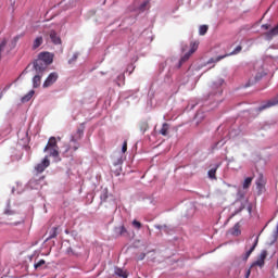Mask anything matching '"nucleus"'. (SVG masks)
<instances>
[{"label":"nucleus","mask_w":278,"mask_h":278,"mask_svg":"<svg viewBox=\"0 0 278 278\" xmlns=\"http://www.w3.org/2000/svg\"><path fill=\"white\" fill-rule=\"evenodd\" d=\"M248 212L251 213V205L248 206Z\"/></svg>","instance_id":"79ce46f5"},{"label":"nucleus","mask_w":278,"mask_h":278,"mask_svg":"<svg viewBox=\"0 0 278 278\" xmlns=\"http://www.w3.org/2000/svg\"><path fill=\"white\" fill-rule=\"evenodd\" d=\"M39 60L45 62L48 66L53 63V55L49 52H41L38 56Z\"/></svg>","instance_id":"0eeeda50"},{"label":"nucleus","mask_w":278,"mask_h":278,"mask_svg":"<svg viewBox=\"0 0 278 278\" xmlns=\"http://www.w3.org/2000/svg\"><path fill=\"white\" fill-rule=\"evenodd\" d=\"M117 233L119 236H127V228H125V226H121L117 228Z\"/></svg>","instance_id":"c85d7f7f"},{"label":"nucleus","mask_w":278,"mask_h":278,"mask_svg":"<svg viewBox=\"0 0 278 278\" xmlns=\"http://www.w3.org/2000/svg\"><path fill=\"white\" fill-rule=\"evenodd\" d=\"M48 151L52 157H58L60 155L58 148H50Z\"/></svg>","instance_id":"bb28decb"},{"label":"nucleus","mask_w":278,"mask_h":278,"mask_svg":"<svg viewBox=\"0 0 278 278\" xmlns=\"http://www.w3.org/2000/svg\"><path fill=\"white\" fill-rule=\"evenodd\" d=\"M199 49V42L194 41L190 43V50L180 59L178 68H181L182 64L190 60V56Z\"/></svg>","instance_id":"f03ea898"},{"label":"nucleus","mask_w":278,"mask_h":278,"mask_svg":"<svg viewBox=\"0 0 278 278\" xmlns=\"http://www.w3.org/2000/svg\"><path fill=\"white\" fill-rule=\"evenodd\" d=\"M252 182H253V178L252 177L245 178L244 182H243V189L247 190V188H250Z\"/></svg>","instance_id":"393cba45"},{"label":"nucleus","mask_w":278,"mask_h":278,"mask_svg":"<svg viewBox=\"0 0 278 278\" xmlns=\"http://www.w3.org/2000/svg\"><path fill=\"white\" fill-rule=\"evenodd\" d=\"M34 94H36V91L30 90L28 93H26L24 97H22V99H21L22 103H27V102L31 101Z\"/></svg>","instance_id":"dca6fc26"},{"label":"nucleus","mask_w":278,"mask_h":278,"mask_svg":"<svg viewBox=\"0 0 278 278\" xmlns=\"http://www.w3.org/2000/svg\"><path fill=\"white\" fill-rule=\"evenodd\" d=\"M274 105H278V99H271L267 101L265 104H262L257 108V112H264V110H268V108H274Z\"/></svg>","instance_id":"6e6552de"},{"label":"nucleus","mask_w":278,"mask_h":278,"mask_svg":"<svg viewBox=\"0 0 278 278\" xmlns=\"http://www.w3.org/2000/svg\"><path fill=\"white\" fill-rule=\"evenodd\" d=\"M251 277V268L247 269L245 271V278H249Z\"/></svg>","instance_id":"4c0bfd02"},{"label":"nucleus","mask_w":278,"mask_h":278,"mask_svg":"<svg viewBox=\"0 0 278 278\" xmlns=\"http://www.w3.org/2000/svg\"><path fill=\"white\" fill-rule=\"evenodd\" d=\"M263 36L266 38V40H273L275 36H278V24L274 28L264 33Z\"/></svg>","instance_id":"1a4fd4ad"},{"label":"nucleus","mask_w":278,"mask_h":278,"mask_svg":"<svg viewBox=\"0 0 278 278\" xmlns=\"http://www.w3.org/2000/svg\"><path fill=\"white\" fill-rule=\"evenodd\" d=\"M53 148H58V140L55 139V137H50L43 151L47 152V151H49V149H53Z\"/></svg>","instance_id":"f8f14e48"},{"label":"nucleus","mask_w":278,"mask_h":278,"mask_svg":"<svg viewBox=\"0 0 278 278\" xmlns=\"http://www.w3.org/2000/svg\"><path fill=\"white\" fill-rule=\"evenodd\" d=\"M248 86H251V83H249Z\"/></svg>","instance_id":"37998d69"},{"label":"nucleus","mask_w":278,"mask_h":278,"mask_svg":"<svg viewBox=\"0 0 278 278\" xmlns=\"http://www.w3.org/2000/svg\"><path fill=\"white\" fill-rule=\"evenodd\" d=\"M55 81H58V73L53 72L45 80L43 88H49V87L53 86V84Z\"/></svg>","instance_id":"423d86ee"},{"label":"nucleus","mask_w":278,"mask_h":278,"mask_svg":"<svg viewBox=\"0 0 278 278\" xmlns=\"http://www.w3.org/2000/svg\"><path fill=\"white\" fill-rule=\"evenodd\" d=\"M81 138H84V129L78 128L77 131L71 137L70 143L65 150L66 153H68V151H78L81 147V144L79 143V140H81Z\"/></svg>","instance_id":"f257e3e1"},{"label":"nucleus","mask_w":278,"mask_h":278,"mask_svg":"<svg viewBox=\"0 0 278 278\" xmlns=\"http://www.w3.org/2000/svg\"><path fill=\"white\" fill-rule=\"evenodd\" d=\"M45 264H47V262L45 260H40L39 262L35 263V268L36 270H38V268H42V266H45Z\"/></svg>","instance_id":"c756f323"},{"label":"nucleus","mask_w":278,"mask_h":278,"mask_svg":"<svg viewBox=\"0 0 278 278\" xmlns=\"http://www.w3.org/2000/svg\"><path fill=\"white\" fill-rule=\"evenodd\" d=\"M78 58H79V54L74 53L73 56L68 60V64H75V62H77Z\"/></svg>","instance_id":"7c9ffc66"},{"label":"nucleus","mask_w":278,"mask_h":278,"mask_svg":"<svg viewBox=\"0 0 278 278\" xmlns=\"http://www.w3.org/2000/svg\"><path fill=\"white\" fill-rule=\"evenodd\" d=\"M53 238H58V227H53L50 230V236L47 238V240H53Z\"/></svg>","instance_id":"4be33fe9"},{"label":"nucleus","mask_w":278,"mask_h":278,"mask_svg":"<svg viewBox=\"0 0 278 278\" xmlns=\"http://www.w3.org/2000/svg\"><path fill=\"white\" fill-rule=\"evenodd\" d=\"M258 242H260V237H256V239H255L254 243L252 244V247L243 255V262H247V260H249V257H251V253H253V251H255Z\"/></svg>","instance_id":"9d476101"},{"label":"nucleus","mask_w":278,"mask_h":278,"mask_svg":"<svg viewBox=\"0 0 278 278\" xmlns=\"http://www.w3.org/2000/svg\"><path fill=\"white\" fill-rule=\"evenodd\" d=\"M115 275H117V277H123V278L129 277V274H127L126 270H123L121 268L115 269Z\"/></svg>","instance_id":"aec40b11"},{"label":"nucleus","mask_w":278,"mask_h":278,"mask_svg":"<svg viewBox=\"0 0 278 278\" xmlns=\"http://www.w3.org/2000/svg\"><path fill=\"white\" fill-rule=\"evenodd\" d=\"M268 255V252L266 250H263L261 252V254L258 255L257 261L254 263L255 266H260L262 268V266H264V263L266 262V257Z\"/></svg>","instance_id":"9b49d317"},{"label":"nucleus","mask_w":278,"mask_h":278,"mask_svg":"<svg viewBox=\"0 0 278 278\" xmlns=\"http://www.w3.org/2000/svg\"><path fill=\"white\" fill-rule=\"evenodd\" d=\"M42 42H45V40L42 39V36L36 37V39L33 42V49L34 50L38 49V47H40Z\"/></svg>","instance_id":"a211bd4d"},{"label":"nucleus","mask_w":278,"mask_h":278,"mask_svg":"<svg viewBox=\"0 0 278 278\" xmlns=\"http://www.w3.org/2000/svg\"><path fill=\"white\" fill-rule=\"evenodd\" d=\"M169 129H170V125H168V123H164L162 125V128L159 130V134H161V136H168Z\"/></svg>","instance_id":"f3484780"},{"label":"nucleus","mask_w":278,"mask_h":278,"mask_svg":"<svg viewBox=\"0 0 278 278\" xmlns=\"http://www.w3.org/2000/svg\"><path fill=\"white\" fill-rule=\"evenodd\" d=\"M49 166H51V161H49V156H45L42 162L35 166V170H37V173H45Z\"/></svg>","instance_id":"7ed1b4c3"},{"label":"nucleus","mask_w":278,"mask_h":278,"mask_svg":"<svg viewBox=\"0 0 278 278\" xmlns=\"http://www.w3.org/2000/svg\"><path fill=\"white\" fill-rule=\"evenodd\" d=\"M0 99H3V91H0Z\"/></svg>","instance_id":"a19ab883"},{"label":"nucleus","mask_w":278,"mask_h":278,"mask_svg":"<svg viewBox=\"0 0 278 278\" xmlns=\"http://www.w3.org/2000/svg\"><path fill=\"white\" fill-rule=\"evenodd\" d=\"M144 257H147V254H144V253H141V254L139 255V260H140V261L144 260Z\"/></svg>","instance_id":"58836bf2"},{"label":"nucleus","mask_w":278,"mask_h":278,"mask_svg":"<svg viewBox=\"0 0 278 278\" xmlns=\"http://www.w3.org/2000/svg\"><path fill=\"white\" fill-rule=\"evenodd\" d=\"M139 129L141 131L142 135L147 134V131H149V122L147 121H141L139 123Z\"/></svg>","instance_id":"2eb2a0df"},{"label":"nucleus","mask_w":278,"mask_h":278,"mask_svg":"<svg viewBox=\"0 0 278 278\" xmlns=\"http://www.w3.org/2000/svg\"><path fill=\"white\" fill-rule=\"evenodd\" d=\"M216 170H218V165H216L215 167H213L208 170L210 179H216Z\"/></svg>","instance_id":"412c9836"},{"label":"nucleus","mask_w":278,"mask_h":278,"mask_svg":"<svg viewBox=\"0 0 278 278\" xmlns=\"http://www.w3.org/2000/svg\"><path fill=\"white\" fill-rule=\"evenodd\" d=\"M242 210H244V205H241V206H240V210L237 211L235 214H238V212H242Z\"/></svg>","instance_id":"ea45409f"},{"label":"nucleus","mask_w":278,"mask_h":278,"mask_svg":"<svg viewBox=\"0 0 278 278\" xmlns=\"http://www.w3.org/2000/svg\"><path fill=\"white\" fill-rule=\"evenodd\" d=\"M48 66L49 65L45 61H42L40 59H37L34 62V68H35L36 73H39L41 75H42V73H45V71H47Z\"/></svg>","instance_id":"39448f33"},{"label":"nucleus","mask_w":278,"mask_h":278,"mask_svg":"<svg viewBox=\"0 0 278 278\" xmlns=\"http://www.w3.org/2000/svg\"><path fill=\"white\" fill-rule=\"evenodd\" d=\"M233 236H240V228L238 226H235L233 227V232H232Z\"/></svg>","instance_id":"f704fd0d"},{"label":"nucleus","mask_w":278,"mask_h":278,"mask_svg":"<svg viewBox=\"0 0 278 278\" xmlns=\"http://www.w3.org/2000/svg\"><path fill=\"white\" fill-rule=\"evenodd\" d=\"M108 189H103L100 194L101 203H105V201H108Z\"/></svg>","instance_id":"a878e982"},{"label":"nucleus","mask_w":278,"mask_h":278,"mask_svg":"<svg viewBox=\"0 0 278 278\" xmlns=\"http://www.w3.org/2000/svg\"><path fill=\"white\" fill-rule=\"evenodd\" d=\"M46 36L50 38L52 45H62V38L58 31L51 29L46 34Z\"/></svg>","instance_id":"20e7f679"},{"label":"nucleus","mask_w":278,"mask_h":278,"mask_svg":"<svg viewBox=\"0 0 278 278\" xmlns=\"http://www.w3.org/2000/svg\"><path fill=\"white\" fill-rule=\"evenodd\" d=\"M210 29V27L207 25H201L199 27V34L200 36H205V34H207V30Z\"/></svg>","instance_id":"5701e85b"},{"label":"nucleus","mask_w":278,"mask_h":278,"mask_svg":"<svg viewBox=\"0 0 278 278\" xmlns=\"http://www.w3.org/2000/svg\"><path fill=\"white\" fill-rule=\"evenodd\" d=\"M242 51V46H238L230 54L228 55H238Z\"/></svg>","instance_id":"473e14b6"},{"label":"nucleus","mask_w":278,"mask_h":278,"mask_svg":"<svg viewBox=\"0 0 278 278\" xmlns=\"http://www.w3.org/2000/svg\"><path fill=\"white\" fill-rule=\"evenodd\" d=\"M8 45V39H3L0 43V60H1V54L3 53V51L5 50V47Z\"/></svg>","instance_id":"cd10ccee"},{"label":"nucleus","mask_w":278,"mask_h":278,"mask_svg":"<svg viewBox=\"0 0 278 278\" xmlns=\"http://www.w3.org/2000/svg\"><path fill=\"white\" fill-rule=\"evenodd\" d=\"M151 2V0H146L143 1L140 5H139V12H144V10H147V8H149V3Z\"/></svg>","instance_id":"b1692460"},{"label":"nucleus","mask_w":278,"mask_h":278,"mask_svg":"<svg viewBox=\"0 0 278 278\" xmlns=\"http://www.w3.org/2000/svg\"><path fill=\"white\" fill-rule=\"evenodd\" d=\"M41 79L42 74L37 73L33 78V88H40V84H42Z\"/></svg>","instance_id":"4468645a"},{"label":"nucleus","mask_w":278,"mask_h":278,"mask_svg":"<svg viewBox=\"0 0 278 278\" xmlns=\"http://www.w3.org/2000/svg\"><path fill=\"white\" fill-rule=\"evenodd\" d=\"M132 226L136 228V229H141L142 228V224L138 220H132Z\"/></svg>","instance_id":"72a5a7b5"},{"label":"nucleus","mask_w":278,"mask_h":278,"mask_svg":"<svg viewBox=\"0 0 278 278\" xmlns=\"http://www.w3.org/2000/svg\"><path fill=\"white\" fill-rule=\"evenodd\" d=\"M156 227V229H160V231H165V233H168V226H166V225H157V226H155Z\"/></svg>","instance_id":"2f4dec72"},{"label":"nucleus","mask_w":278,"mask_h":278,"mask_svg":"<svg viewBox=\"0 0 278 278\" xmlns=\"http://www.w3.org/2000/svg\"><path fill=\"white\" fill-rule=\"evenodd\" d=\"M5 216H14V222H9L8 225H18V215L14 211L7 210L4 211Z\"/></svg>","instance_id":"ddd939ff"},{"label":"nucleus","mask_w":278,"mask_h":278,"mask_svg":"<svg viewBox=\"0 0 278 278\" xmlns=\"http://www.w3.org/2000/svg\"><path fill=\"white\" fill-rule=\"evenodd\" d=\"M225 58H229V54L219 55V56H217L216 59L211 58V59L207 61V64H214V62H220V60H225Z\"/></svg>","instance_id":"6ab92c4d"},{"label":"nucleus","mask_w":278,"mask_h":278,"mask_svg":"<svg viewBox=\"0 0 278 278\" xmlns=\"http://www.w3.org/2000/svg\"><path fill=\"white\" fill-rule=\"evenodd\" d=\"M262 29H265V30L270 29V24H263Z\"/></svg>","instance_id":"e433bc0d"},{"label":"nucleus","mask_w":278,"mask_h":278,"mask_svg":"<svg viewBox=\"0 0 278 278\" xmlns=\"http://www.w3.org/2000/svg\"><path fill=\"white\" fill-rule=\"evenodd\" d=\"M122 153H127V140H125L123 143Z\"/></svg>","instance_id":"c9c22d12"}]
</instances>
